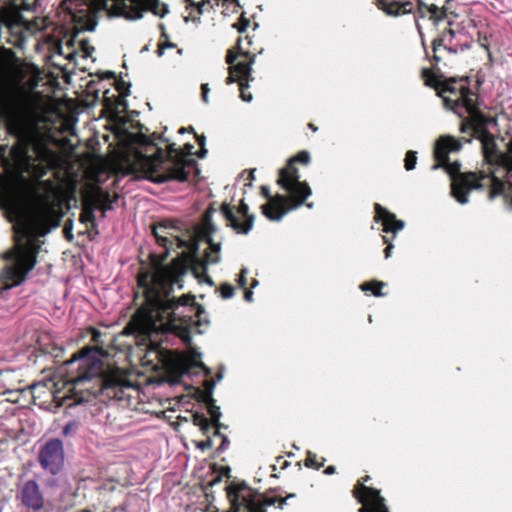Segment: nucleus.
Segmentation results:
<instances>
[{"label": "nucleus", "mask_w": 512, "mask_h": 512, "mask_svg": "<svg viewBox=\"0 0 512 512\" xmlns=\"http://www.w3.org/2000/svg\"><path fill=\"white\" fill-rule=\"evenodd\" d=\"M433 59H434V61H435L436 63H438V62L440 61V57H439V55H438V52H436V53L434 52Z\"/></svg>", "instance_id": "nucleus-53"}, {"label": "nucleus", "mask_w": 512, "mask_h": 512, "mask_svg": "<svg viewBox=\"0 0 512 512\" xmlns=\"http://www.w3.org/2000/svg\"><path fill=\"white\" fill-rule=\"evenodd\" d=\"M221 296L224 299H229L234 295V288L229 284H223L220 288Z\"/></svg>", "instance_id": "nucleus-33"}, {"label": "nucleus", "mask_w": 512, "mask_h": 512, "mask_svg": "<svg viewBox=\"0 0 512 512\" xmlns=\"http://www.w3.org/2000/svg\"><path fill=\"white\" fill-rule=\"evenodd\" d=\"M221 437H222V442L219 446V450L224 451L229 446V440H228L227 436H225V435H221Z\"/></svg>", "instance_id": "nucleus-37"}, {"label": "nucleus", "mask_w": 512, "mask_h": 512, "mask_svg": "<svg viewBox=\"0 0 512 512\" xmlns=\"http://www.w3.org/2000/svg\"><path fill=\"white\" fill-rule=\"evenodd\" d=\"M17 498L21 504L34 512L40 511L45 506V499L35 480H27L19 489Z\"/></svg>", "instance_id": "nucleus-14"}, {"label": "nucleus", "mask_w": 512, "mask_h": 512, "mask_svg": "<svg viewBox=\"0 0 512 512\" xmlns=\"http://www.w3.org/2000/svg\"><path fill=\"white\" fill-rule=\"evenodd\" d=\"M211 446H212V441H211V440H207V441H205V442H202V443L199 445V447H200L201 449H206V448L211 447Z\"/></svg>", "instance_id": "nucleus-44"}, {"label": "nucleus", "mask_w": 512, "mask_h": 512, "mask_svg": "<svg viewBox=\"0 0 512 512\" xmlns=\"http://www.w3.org/2000/svg\"><path fill=\"white\" fill-rule=\"evenodd\" d=\"M369 479H370V477H369V476H366V477L363 479V482H362V483L364 484V482H367ZM358 483H361V482L359 481Z\"/></svg>", "instance_id": "nucleus-55"}, {"label": "nucleus", "mask_w": 512, "mask_h": 512, "mask_svg": "<svg viewBox=\"0 0 512 512\" xmlns=\"http://www.w3.org/2000/svg\"><path fill=\"white\" fill-rule=\"evenodd\" d=\"M416 25H417V29H418L419 33H420V34H422L420 24H419V23H416Z\"/></svg>", "instance_id": "nucleus-56"}, {"label": "nucleus", "mask_w": 512, "mask_h": 512, "mask_svg": "<svg viewBox=\"0 0 512 512\" xmlns=\"http://www.w3.org/2000/svg\"><path fill=\"white\" fill-rule=\"evenodd\" d=\"M249 87V82L247 81H240V86H239V89H240V97L243 101L245 102H251L252 99H253V96L250 92H247V88Z\"/></svg>", "instance_id": "nucleus-31"}, {"label": "nucleus", "mask_w": 512, "mask_h": 512, "mask_svg": "<svg viewBox=\"0 0 512 512\" xmlns=\"http://www.w3.org/2000/svg\"><path fill=\"white\" fill-rule=\"evenodd\" d=\"M254 64V57H252L248 62L244 60L238 61L235 65L229 66V76L226 78V84H232L234 82H238L240 85V81H252L253 77L251 76L252 65Z\"/></svg>", "instance_id": "nucleus-17"}, {"label": "nucleus", "mask_w": 512, "mask_h": 512, "mask_svg": "<svg viewBox=\"0 0 512 512\" xmlns=\"http://www.w3.org/2000/svg\"><path fill=\"white\" fill-rule=\"evenodd\" d=\"M76 428H77V423L75 421H69L63 427L62 435L63 436H69V435H71L72 433L75 432Z\"/></svg>", "instance_id": "nucleus-34"}, {"label": "nucleus", "mask_w": 512, "mask_h": 512, "mask_svg": "<svg viewBox=\"0 0 512 512\" xmlns=\"http://www.w3.org/2000/svg\"><path fill=\"white\" fill-rule=\"evenodd\" d=\"M102 196H97L96 200H89L88 193L86 192L83 196V209L81 214L82 222L91 223L94 225L95 223V214L94 212L97 210V206L101 205L100 202Z\"/></svg>", "instance_id": "nucleus-21"}, {"label": "nucleus", "mask_w": 512, "mask_h": 512, "mask_svg": "<svg viewBox=\"0 0 512 512\" xmlns=\"http://www.w3.org/2000/svg\"><path fill=\"white\" fill-rule=\"evenodd\" d=\"M288 193L289 197L277 194L276 196L271 197L267 204L262 205V212L269 220L271 219L268 217V215L274 216L280 214L284 210L288 209L292 203L300 197L299 194L293 196L290 192Z\"/></svg>", "instance_id": "nucleus-16"}, {"label": "nucleus", "mask_w": 512, "mask_h": 512, "mask_svg": "<svg viewBox=\"0 0 512 512\" xmlns=\"http://www.w3.org/2000/svg\"><path fill=\"white\" fill-rule=\"evenodd\" d=\"M306 206H307L308 208H312V207H313V203H307V204H306Z\"/></svg>", "instance_id": "nucleus-59"}, {"label": "nucleus", "mask_w": 512, "mask_h": 512, "mask_svg": "<svg viewBox=\"0 0 512 512\" xmlns=\"http://www.w3.org/2000/svg\"><path fill=\"white\" fill-rule=\"evenodd\" d=\"M254 172H255V169L251 170L250 173H249V184L248 185H252V181L255 179V176H254Z\"/></svg>", "instance_id": "nucleus-50"}, {"label": "nucleus", "mask_w": 512, "mask_h": 512, "mask_svg": "<svg viewBox=\"0 0 512 512\" xmlns=\"http://www.w3.org/2000/svg\"><path fill=\"white\" fill-rule=\"evenodd\" d=\"M384 286L385 283L383 282H365L361 284L360 288L362 291H371L374 296L379 297L383 295L380 289Z\"/></svg>", "instance_id": "nucleus-26"}, {"label": "nucleus", "mask_w": 512, "mask_h": 512, "mask_svg": "<svg viewBox=\"0 0 512 512\" xmlns=\"http://www.w3.org/2000/svg\"><path fill=\"white\" fill-rule=\"evenodd\" d=\"M240 43L241 39L239 38L236 45L237 51H235L234 49H229L227 51L226 62L229 64V66L235 65L236 63L234 62L239 56H244L247 59L245 62H248L252 57L255 58V55H250L249 52H243L241 50Z\"/></svg>", "instance_id": "nucleus-23"}, {"label": "nucleus", "mask_w": 512, "mask_h": 512, "mask_svg": "<svg viewBox=\"0 0 512 512\" xmlns=\"http://www.w3.org/2000/svg\"><path fill=\"white\" fill-rule=\"evenodd\" d=\"M194 423L204 431L208 430L211 426L210 421L203 415L194 416Z\"/></svg>", "instance_id": "nucleus-32"}, {"label": "nucleus", "mask_w": 512, "mask_h": 512, "mask_svg": "<svg viewBox=\"0 0 512 512\" xmlns=\"http://www.w3.org/2000/svg\"><path fill=\"white\" fill-rule=\"evenodd\" d=\"M0 58V118L7 132L17 139L11 149L15 165L21 174L34 179L44 177L53 166L52 151L40 143H32L31 100L29 94L15 77V53L4 50Z\"/></svg>", "instance_id": "nucleus-2"}, {"label": "nucleus", "mask_w": 512, "mask_h": 512, "mask_svg": "<svg viewBox=\"0 0 512 512\" xmlns=\"http://www.w3.org/2000/svg\"><path fill=\"white\" fill-rule=\"evenodd\" d=\"M186 154L190 155L192 153L193 145L192 144H186L185 145Z\"/></svg>", "instance_id": "nucleus-49"}, {"label": "nucleus", "mask_w": 512, "mask_h": 512, "mask_svg": "<svg viewBox=\"0 0 512 512\" xmlns=\"http://www.w3.org/2000/svg\"><path fill=\"white\" fill-rule=\"evenodd\" d=\"M196 139L200 147H203L205 145V136H198L196 135Z\"/></svg>", "instance_id": "nucleus-47"}, {"label": "nucleus", "mask_w": 512, "mask_h": 512, "mask_svg": "<svg viewBox=\"0 0 512 512\" xmlns=\"http://www.w3.org/2000/svg\"><path fill=\"white\" fill-rule=\"evenodd\" d=\"M291 497H294V494H290V495H288L286 498L278 499V501H279V507H280V508H283V506L286 504L287 499H288V498H291Z\"/></svg>", "instance_id": "nucleus-42"}, {"label": "nucleus", "mask_w": 512, "mask_h": 512, "mask_svg": "<svg viewBox=\"0 0 512 512\" xmlns=\"http://www.w3.org/2000/svg\"><path fill=\"white\" fill-rule=\"evenodd\" d=\"M492 188L489 192V199H494L497 195H500L503 191V184L495 177L492 176Z\"/></svg>", "instance_id": "nucleus-28"}, {"label": "nucleus", "mask_w": 512, "mask_h": 512, "mask_svg": "<svg viewBox=\"0 0 512 512\" xmlns=\"http://www.w3.org/2000/svg\"><path fill=\"white\" fill-rule=\"evenodd\" d=\"M316 459H317V455L312 453L311 451H308L307 458L305 460V466L309 467V468L319 469L320 467H322L324 465L325 459L323 458L320 463H317Z\"/></svg>", "instance_id": "nucleus-27"}, {"label": "nucleus", "mask_w": 512, "mask_h": 512, "mask_svg": "<svg viewBox=\"0 0 512 512\" xmlns=\"http://www.w3.org/2000/svg\"><path fill=\"white\" fill-rule=\"evenodd\" d=\"M248 21H245L243 24H240V26H237V29L239 32H244L248 26ZM236 27V25H234Z\"/></svg>", "instance_id": "nucleus-46"}, {"label": "nucleus", "mask_w": 512, "mask_h": 512, "mask_svg": "<svg viewBox=\"0 0 512 512\" xmlns=\"http://www.w3.org/2000/svg\"><path fill=\"white\" fill-rule=\"evenodd\" d=\"M261 193H262V195H263L266 199H268V200L270 201V199H271V197H272V196H271V194H270V190H269V188H268L267 186H262V187H261Z\"/></svg>", "instance_id": "nucleus-39"}, {"label": "nucleus", "mask_w": 512, "mask_h": 512, "mask_svg": "<svg viewBox=\"0 0 512 512\" xmlns=\"http://www.w3.org/2000/svg\"><path fill=\"white\" fill-rule=\"evenodd\" d=\"M380 507H382V512H388V508L385 503H382V500L380 499Z\"/></svg>", "instance_id": "nucleus-52"}, {"label": "nucleus", "mask_w": 512, "mask_h": 512, "mask_svg": "<svg viewBox=\"0 0 512 512\" xmlns=\"http://www.w3.org/2000/svg\"><path fill=\"white\" fill-rule=\"evenodd\" d=\"M207 154V149L203 146L201 147L200 149V152L198 153V157L199 158H204Z\"/></svg>", "instance_id": "nucleus-48"}, {"label": "nucleus", "mask_w": 512, "mask_h": 512, "mask_svg": "<svg viewBox=\"0 0 512 512\" xmlns=\"http://www.w3.org/2000/svg\"><path fill=\"white\" fill-rule=\"evenodd\" d=\"M14 225V248L5 254L8 261L1 274L0 299L5 292L21 284L36 264L41 242L40 237L60 223V215L49 193L34 192L27 210L19 211Z\"/></svg>", "instance_id": "nucleus-3"}, {"label": "nucleus", "mask_w": 512, "mask_h": 512, "mask_svg": "<svg viewBox=\"0 0 512 512\" xmlns=\"http://www.w3.org/2000/svg\"><path fill=\"white\" fill-rule=\"evenodd\" d=\"M216 428L215 435L221 436V433L219 431L220 428H223L224 426L220 423L219 426H214Z\"/></svg>", "instance_id": "nucleus-51"}, {"label": "nucleus", "mask_w": 512, "mask_h": 512, "mask_svg": "<svg viewBox=\"0 0 512 512\" xmlns=\"http://www.w3.org/2000/svg\"><path fill=\"white\" fill-rule=\"evenodd\" d=\"M253 297V293L250 290L245 291L244 298L246 301L251 302Z\"/></svg>", "instance_id": "nucleus-43"}, {"label": "nucleus", "mask_w": 512, "mask_h": 512, "mask_svg": "<svg viewBox=\"0 0 512 512\" xmlns=\"http://www.w3.org/2000/svg\"><path fill=\"white\" fill-rule=\"evenodd\" d=\"M457 34L452 29H447L442 33L439 38L434 39L433 41V52H438L441 46L444 47L450 53H457L459 50L463 51L467 49L469 46L467 44H458L454 42Z\"/></svg>", "instance_id": "nucleus-18"}, {"label": "nucleus", "mask_w": 512, "mask_h": 512, "mask_svg": "<svg viewBox=\"0 0 512 512\" xmlns=\"http://www.w3.org/2000/svg\"><path fill=\"white\" fill-rule=\"evenodd\" d=\"M355 498L363 504L358 512H382L380 499L385 503V499L380 495V491L365 486L363 483H357L353 490Z\"/></svg>", "instance_id": "nucleus-15"}, {"label": "nucleus", "mask_w": 512, "mask_h": 512, "mask_svg": "<svg viewBox=\"0 0 512 512\" xmlns=\"http://www.w3.org/2000/svg\"><path fill=\"white\" fill-rule=\"evenodd\" d=\"M246 273H247V269L241 270V273L237 280L240 287H245V285H246V281H247L246 276H245Z\"/></svg>", "instance_id": "nucleus-36"}, {"label": "nucleus", "mask_w": 512, "mask_h": 512, "mask_svg": "<svg viewBox=\"0 0 512 512\" xmlns=\"http://www.w3.org/2000/svg\"><path fill=\"white\" fill-rule=\"evenodd\" d=\"M88 193V199L89 200H96V197L97 196H102L101 197V202L99 206H97V210H101L102 211V216L105 217V213L108 211V210H111L112 209V199H111V196L108 192L102 190L101 188H98V187H94V188H91L90 190L87 191Z\"/></svg>", "instance_id": "nucleus-22"}, {"label": "nucleus", "mask_w": 512, "mask_h": 512, "mask_svg": "<svg viewBox=\"0 0 512 512\" xmlns=\"http://www.w3.org/2000/svg\"><path fill=\"white\" fill-rule=\"evenodd\" d=\"M62 7L81 29L93 31L97 25L95 12L105 10L109 16L124 17L127 20L140 19L143 12L164 17L169 9L158 0H63Z\"/></svg>", "instance_id": "nucleus-7"}, {"label": "nucleus", "mask_w": 512, "mask_h": 512, "mask_svg": "<svg viewBox=\"0 0 512 512\" xmlns=\"http://www.w3.org/2000/svg\"><path fill=\"white\" fill-rule=\"evenodd\" d=\"M69 367L65 385L75 402L90 401L98 395L122 399L124 388L130 384L117 374H103V363L89 355H81L66 362Z\"/></svg>", "instance_id": "nucleus-6"}, {"label": "nucleus", "mask_w": 512, "mask_h": 512, "mask_svg": "<svg viewBox=\"0 0 512 512\" xmlns=\"http://www.w3.org/2000/svg\"><path fill=\"white\" fill-rule=\"evenodd\" d=\"M258 284L257 280H253L252 287H255Z\"/></svg>", "instance_id": "nucleus-57"}, {"label": "nucleus", "mask_w": 512, "mask_h": 512, "mask_svg": "<svg viewBox=\"0 0 512 512\" xmlns=\"http://www.w3.org/2000/svg\"><path fill=\"white\" fill-rule=\"evenodd\" d=\"M462 140H464L466 143H470L472 138L470 136L469 138L463 137L461 139H457L450 135L439 137L435 143L434 148V157L437 163L432 166V169L436 170L440 167L445 168L452 179V196L460 204H466L469 201V192L474 189H480L482 187L480 180L487 178V176L482 174L481 178H478L475 173H461L459 163L455 162L451 164L448 162L449 153L458 152L461 150Z\"/></svg>", "instance_id": "nucleus-8"}, {"label": "nucleus", "mask_w": 512, "mask_h": 512, "mask_svg": "<svg viewBox=\"0 0 512 512\" xmlns=\"http://www.w3.org/2000/svg\"><path fill=\"white\" fill-rule=\"evenodd\" d=\"M335 467L334 466H328L325 470H324V473L326 475H332L335 473Z\"/></svg>", "instance_id": "nucleus-45"}, {"label": "nucleus", "mask_w": 512, "mask_h": 512, "mask_svg": "<svg viewBox=\"0 0 512 512\" xmlns=\"http://www.w3.org/2000/svg\"><path fill=\"white\" fill-rule=\"evenodd\" d=\"M405 169L410 171L413 170L416 166L417 157L416 152L408 151L405 156Z\"/></svg>", "instance_id": "nucleus-29"}, {"label": "nucleus", "mask_w": 512, "mask_h": 512, "mask_svg": "<svg viewBox=\"0 0 512 512\" xmlns=\"http://www.w3.org/2000/svg\"><path fill=\"white\" fill-rule=\"evenodd\" d=\"M139 164L142 178L154 183H164L171 180L184 182L188 179L190 171L195 168L196 161L187 157L175 148V144L168 147L167 153L157 148L151 156L140 155Z\"/></svg>", "instance_id": "nucleus-9"}, {"label": "nucleus", "mask_w": 512, "mask_h": 512, "mask_svg": "<svg viewBox=\"0 0 512 512\" xmlns=\"http://www.w3.org/2000/svg\"><path fill=\"white\" fill-rule=\"evenodd\" d=\"M392 248H393V245L391 243H388L387 247L385 248L384 250V253H385V258H389L391 256V251H392Z\"/></svg>", "instance_id": "nucleus-41"}, {"label": "nucleus", "mask_w": 512, "mask_h": 512, "mask_svg": "<svg viewBox=\"0 0 512 512\" xmlns=\"http://www.w3.org/2000/svg\"><path fill=\"white\" fill-rule=\"evenodd\" d=\"M427 10L430 14V18L433 19L435 24H438L441 20L446 18L448 7L445 5L440 9L437 5L431 4L427 6Z\"/></svg>", "instance_id": "nucleus-24"}, {"label": "nucleus", "mask_w": 512, "mask_h": 512, "mask_svg": "<svg viewBox=\"0 0 512 512\" xmlns=\"http://www.w3.org/2000/svg\"><path fill=\"white\" fill-rule=\"evenodd\" d=\"M220 210L227 221V225L232 227L237 233L247 234L252 229L254 216L248 213L249 207L243 200L239 205L237 214L227 203H223Z\"/></svg>", "instance_id": "nucleus-13"}, {"label": "nucleus", "mask_w": 512, "mask_h": 512, "mask_svg": "<svg viewBox=\"0 0 512 512\" xmlns=\"http://www.w3.org/2000/svg\"><path fill=\"white\" fill-rule=\"evenodd\" d=\"M376 220H381L384 226L383 231L393 232L394 234L404 227V222L397 220L395 215L383 208L380 204H375Z\"/></svg>", "instance_id": "nucleus-19"}, {"label": "nucleus", "mask_w": 512, "mask_h": 512, "mask_svg": "<svg viewBox=\"0 0 512 512\" xmlns=\"http://www.w3.org/2000/svg\"><path fill=\"white\" fill-rule=\"evenodd\" d=\"M211 218L212 212L208 210L204 214L201 224L194 228L189 242L174 234L176 227L172 224L160 223L153 227V235L157 243L165 248L163 257L167 256L174 243L179 248L187 247L190 251L187 259L188 266L196 278H203L210 286L213 285V281L206 274L207 266L220 261L221 249V243H215L212 239L216 227Z\"/></svg>", "instance_id": "nucleus-5"}, {"label": "nucleus", "mask_w": 512, "mask_h": 512, "mask_svg": "<svg viewBox=\"0 0 512 512\" xmlns=\"http://www.w3.org/2000/svg\"><path fill=\"white\" fill-rule=\"evenodd\" d=\"M385 243H388V239L386 237L383 238Z\"/></svg>", "instance_id": "nucleus-60"}, {"label": "nucleus", "mask_w": 512, "mask_h": 512, "mask_svg": "<svg viewBox=\"0 0 512 512\" xmlns=\"http://www.w3.org/2000/svg\"><path fill=\"white\" fill-rule=\"evenodd\" d=\"M422 76L425 78V84L427 86L435 87L438 89V81L435 79L434 75L429 69L424 68L422 70Z\"/></svg>", "instance_id": "nucleus-30"}, {"label": "nucleus", "mask_w": 512, "mask_h": 512, "mask_svg": "<svg viewBox=\"0 0 512 512\" xmlns=\"http://www.w3.org/2000/svg\"><path fill=\"white\" fill-rule=\"evenodd\" d=\"M309 128L312 129L313 131H317V127L314 126L312 123L309 124Z\"/></svg>", "instance_id": "nucleus-54"}, {"label": "nucleus", "mask_w": 512, "mask_h": 512, "mask_svg": "<svg viewBox=\"0 0 512 512\" xmlns=\"http://www.w3.org/2000/svg\"><path fill=\"white\" fill-rule=\"evenodd\" d=\"M201 90H202V100L204 103H208L209 100H208V93L210 91L209 87H208V84H202L201 86Z\"/></svg>", "instance_id": "nucleus-35"}, {"label": "nucleus", "mask_w": 512, "mask_h": 512, "mask_svg": "<svg viewBox=\"0 0 512 512\" xmlns=\"http://www.w3.org/2000/svg\"><path fill=\"white\" fill-rule=\"evenodd\" d=\"M207 406H208V413L211 417L213 426H219L220 425L219 420L221 417L220 407L215 405V401L211 396L208 397Z\"/></svg>", "instance_id": "nucleus-25"}, {"label": "nucleus", "mask_w": 512, "mask_h": 512, "mask_svg": "<svg viewBox=\"0 0 512 512\" xmlns=\"http://www.w3.org/2000/svg\"><path fill=\"white\" fill-rule=\"evenodd\" d=\"M186 129L185 128H180L179 129V133H185Z\"/></svg>", "instance_id": "nucleus-58"}, {"label": "nucleus", "mask_w": 512, "mask_h": 512, "mask_svg": "<svg viewBox=\"0 0 512 512\" xmlns=\"http://www.w3.org/2000/svg\"><path fill=\"white\" fill-rule=\"evenodd\" d=\"M171 47H174V44H173V43H167L166 45L159 47V49H158V55H159V56L163 55V53H164V49H165V48H171Z\"/></svg>", "instance_id": "nucleus-40"}, {"label": "nucleus", "mask_w": 512, "mask_h": 512, "mask_svg": "<svg viewBox=\"0 0 512 512\" xmlns=\"http://www.w3.org/2000/svg\"><path fill=\"white\" fill-rule=\"evenodd\" d=\"M438 95L443 99L445 107L462 119L460 132L480 141L485 162L494 170H502L506 178H512V139L505 151L498 148L497 140L490 132V129L497 127V119L479 110L478 96L469 89L458 91L448 86L439 90Z\"/></svg>", "instance_id": "nucleus-4"}, {"label": "nucleus", "mask_w": 512, "mask_h": 512, "mask_svg": "<svg viewBox=\"0 0 512 512\" xmlns=\"http://www.w3.org/2000/svg\"><path fill=\"white\" fill-rule=\"evenodd\" d=\"M227 494L233 512H265L266 506L278 502L277 497L260 499L244 482L229 486Z\"/></svg>", "instance_id": "nucleus-11"}, {"label": "nucleus", "mask_w": 512, "mask_h": 512, "mask_svg": "<svg viewBox=\"0 0 512 512\" xmlns=\"http://www.w3.org/2000/svg\"><path fill=\"white\" fill-rule=\"evenodd\" d=\"M296 162L307 165L310 162L309 153L307 151H301L294 157L290 158L286 167L280 169L277 183L293 196L299 194L300 197L295 200L288 209L284 210L280 214L274 216L268 215L271 221H280L289 211L300 207L312 194L308 183L300 181L299 171L294 166Z\"/></svg>", "instance_id": "nucleus-10"}, {"label": "nucleus", "mask_w": 512, "mask_h": 512, "mask_svg": "<svg viewBox=\"0 0 512 512\" xmlns=\"http://www.w3.org/2000/svg\"><path fill=\"white\" fill-rule=\"evenodd\" d=\"M38 460L41 467L52 475L58 474L64 465V448L59 439L48 440L39 450Z\"/></svg>", "instance_id": "nucleus-12"}, {"label": "nucleus", "mask_w": 512, "mask_h": 512, "mask_svg": "<svg viewBox=\"0 0 512 512\" xmlns=\"http://www.w3.org/2000/svg\"><path fill=\"white\" fill-rule=\"evenodd\" d=\"M511 185H512V183H511Z\"/></svg>", "instance_id": "nucleus-61"}, {"label": "nucleus", "mask_w": 512, "mask_h": 512, "mask_svg": "<svg viewBox=\"0 0 512 512\" xmlns=\"http://www.w3.org/2000/svg\"><path fill=\"white\" fill-rule=\"evenodd\" d=\"M39 185H41L42 187H44L47 192H51L53 190V185H52V182L47 180V181H41L39 182Z\"/></svg>", "instance_id": "nucleus-38"}, {"label": "nucleus", "mask_w": 512, "mask_h": 512, "mask_svg": "<svg viewBox=\"0 0 512 512\" xmlns=\"http://www.w3.org/2000/svg\"><path fill=\"white\" fill-rule=\"evenodd\" d=\"M185 272V264L174 260L171 265L157 264L152 271L138 275L144 303L125 327V334L156 344L161 335L170 332L189 343L192 327L208 324L205 310L195 304L193 296L170 297L174 287L182 289Z\"/></svg>", "instance_id": "nucleus-1"}, {"label": "nucleus", "mask_w": 512, "mask_h": 512, "mask_svg": "<svg viewBox=\"0 0 512 512\" xmlns=\"http://www.w3.org/2000/svg\"><path fill=\"white\" fill-rule=\"evenodd\" d=\"M378 7L387 15L398 16L411 11L412 3L410 1L400 0H377Z\"/></svg>", "instance_id": "nucleus-20"}]
</instances>
